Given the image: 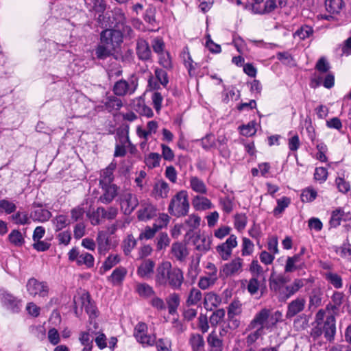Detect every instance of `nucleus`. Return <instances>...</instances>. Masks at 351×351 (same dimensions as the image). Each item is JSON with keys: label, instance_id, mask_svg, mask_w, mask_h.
I'll return each mask as SVG.
<instances>
[{"label": "nucleus", "instance_id": "f257e3e1", "mask_svg": "<svg viewBox=\"0 0 351 351\" xmlns=\"http://www.w3.org/2000/svg\"><path fill=\"white\" fill-rule=\"evenodd\" d=\"M312 326L310 335L313 340H317L324 335L326 341H334L336 334V319L333 315L326 316V311L319 309L315 314Z\"/></svg>", "mask_w": 351, "mask_h": 351}, {"label": "nucleus", "instance_id": "f03ea898", "mask_svg": "<svg viewBox=\"0 0 351 351\" xmlns=\"http://www.w3.org/2000/svg\"><path fill=\"white\" fill-rule=\"evenodd\" d=\"M156 280L160 285H168L174 290H179L184 282L183 272L173 268L170 262L162 263L157 268Z\"/></svg>", "mask_w": 351, "mask_h": 351}, {"label": "nucleus", "instance_id": "7ed1b4c3", "mask_svg": "<svg viewBox=\"0 0 351 351\" xmlns=\"http://www.w3.org/2000/svg\"><path fill=\"white\" fill-rule=\"evenodd\" d=\"M189 202L186 191L182 190L171 199L169 205V213L178 217L188 214Z\"/></svg>", "mask_w": 351, "mask_h": 351}, {"label": "nucleus", "instance_id": "20e7f679", "mask_svg": "<svg viewBox=\"0 0 351 351\" xmlns=\"http://www.w3.org/2000/svg\"><path fill=\"white\" fill-rule=\"evenodd\" d=\"M110 26L114 29L122 30L127 33L130 37L132 36L133 31L132 28L126 25V16L122 9L114 8L111 11V15L108 16Z\"/></svg>", "mask_w": 351, "mask_h": 351}, {"label": "nucleus", "instance_id": "39448f33", "mask_svg": "<svg viewBox=\"0 0 351 351\" xmlns=\"http://www.w3.org/2000/svg\"><path fill=\"white\" fill-rule=\"evenodd\" d=\"M100 41L116 51L123 42V33L119 29H106L100 33Z\"/></svg>", "mask_w": 351, "mask_h": 351}, {"label": "nucleus", "instance_id": "423d86ee", "mask_svg": "<svg viewBox=\"0 0 351 351\" xmlns=\"http://www.w3.org/2000/svg\"><path fill=\"white\" fill-rule=\"evenodd\" d=\"M26 287L29 294L33 297L38 296L45 298L49 293V287L47 282L39 281L34 278L28 280Z\"/></svg>", "mask_w": 351, "mask_h": 351}, {"label": "nucleus", "instance_id": "0eeeda50", "mask_svg": "<svg viewBox=\"0 0 351 351\" xmlns=\"http://www.w3.org/2000/svg\"><path fill=\"white\" fill-rule=\"evenodd\" d=\"M138 86L136 79L131 77L128 80H120L113 86V92L117 96H125L133 94Z\"/></svg>", "mask_w": 351, "mask_h": 351}, {"label": "nucleus", "instance_id": "6e6552de", "mask_svg": "<svg viewBox=\"0 0 351 351\" xmlns=\"http://www.w3.org/2000/svg\"><path fill=\"white\" fill-rule=\"evenodd\" d=\"M69 260L75 261L78 266L84 265L86 268H91L94 266L95 258L93 256L88 252L80 253L77 249L73 247L68 253Z\"/></svg>", "mask_w": 351, "mask_h": 351}, {"label": "nucleus", "instance_id": "1a4fd4ad", "mask_svg": "<svg viewBox=\"0 0 351 351\" xmlns=\"http://www.w3.org/2000/svg\"><path fill=\"white\" fill-rule=\"evenodd\" d=\"M201 218L197 215H191L189 218L185 221V228L187 231L184 235V239L183 241H197L200 239V235L197 234L195 238L194 230L197 229L200 225Z\"/></svg>", "mask_w": 351, "mask_h": 351}, {"label": "nucleus", "instance_id": "9d476101", "mask_svg": "<svg viewBox=\"0 0 351 351\" xmlns=\"http://www.w3.org/2000/svg\"><path fill=\"white\" fill-rule=\"evenodd\" d=\"M147 325L143 322L138 323L134 330V337L143 347H149L154 345V339L147 335Z\"/></svg>", "mask_w": 351, "mask_h": 351}, {"label": "nucleus", "instance_id": "9b49d317", "mask_svg": "<svg viewBox=\"0 0 351 351\" xmlns=\"http://www.w3.org/2000/svg\"><path fill=\"white\" fill-rule=\"evenodd\" d=\"M270 311L267 308L261 309L257 313L252 320L247 325L245 332L254 329H260L263 331L265 324L269 317Z\"/></svg>", "mask_w": 351, "mask_h": 351}, {"label": "nucleus", "instance_id": "f8f14e48", "mask_svg": "<svg viewBox=\"0 0 351 351\" xmlns=\"http://www.w3.org/2000/svg\"><path fill=\"white\" fill-rule=\"evenodd\" d=\"M0 298L2 304L13 313L20 311L21 301L5 290H1Z\"/></svg>", "mask_w": 351, "mask_h": 351}, {"label": "nucleus", "instance_id": "ddd939ff", "mask_svg": "<svg viewBox=\"0 0 351 351\" xmlns=\"http://www.w3.org/2000/svg\"><path fill=\"white\" fill-rule=\"evenodd\" d=\"M243 261L240 258H237L231 262L223 265L219 271V277L226 278L228 276H233L241 270Z\"/></svg>", "mask_w": 351, "mask_h": 351}, {"label": "nucleus", "instance_id": "4468645a", "mask_svg": "<svg viewBox=\"0 0 351 351\" xmlns=\"http://www.w3.org/2000/svg\"><path fill=\"white\" fill-rule=\"evenodd\" d=\"M304 279H295L291 285H285L280 293V302H285L292 295L296 293L301 288H302L305 283Z\"/></svg>", "mask_w": 351, "mask_h": 351}, {"label": "nucleus", "instance_id": "2eb2a0df", "mask_svg": "<svg viewBox=\"0 0 351 351\" xmlns=\"http://www.w3.org/2000/svg\"><path fill=\"white\" fill-rule=\"evenodd\" d=\"M121 209L125 215H130L138 206V202L136 195L130 193H124L121 198Z\"/></svg>", "mask_w": 351, "mask_h": 351}, {"label": "nucleus", "instance_id": "dca6fc26", "mask_svg": "<svg viewBox=\"0 0 351 351\" xmlns=\"http://www.w3.org/2000/svg\"><path fill=\"white\" fill-rule=\"evenodd\" d=\"M153 130L154 120L149 121L145 128H143L141 125H138L136 128V134L138 136L143 139L140 143V147L143 152H146L148 149L147 141L149 137L151 136Z\"/></svg>", "mask_w": 351, "mask_h": 351}, {"label": "nucleus", "instance_id": "f3484780", "mask_svg": "<svg viewBox=\"0 0 351 351\" xmlns=\"http://www.w3.org/2000/svg\"><path fill=\"white\" fill-rule=\"evenodd\" d=\"M306 305V300L304 298L298 297L292 300L287 305L286 318L291 319L298 313L304 311Z\"/></svg>", "mask_w": 351, "mask_h": 351}, {"label": "nucleus", "instance_id": "a211bd4d", "mask_svg": "<svg viewBox=\"0 0 351 351\" xmlns=\"http://www.w3.org/2000/svg\"><path fill=\"white\" fill-rule=\"evenodd\" d=\"M51 217V213L47 209H45L40 204L34 203L32 210L30 213V218L34 221L39 222L47 221Z\"/></svg>", "mask_w": 351, "mask_h": 351}, {"label": "nucleus", "instance_id": "6ab92c4d", "mask_svg": "<svg viewBox=\"0 0 351 351\" xmlns=\"http://www.w3.org/2000/svg\"><path fill=\"white\" fill-rule=\"evenodd\" d=\"M117 165L111 162L106 169H103L100 173L99 185L106 186L112 184L114 180L113 172L116 169Z\"/></svg>", "mask_w": 351, "mask_h": 351}, {"label": "nucleus", "instance_id": "aec40b11", "mask_svg": "<svg viewBox=\"0 0 351 351\" xmlns=\"http://www.w3.org/2000/svg\"><path fill=\"white\" fill-rule=\"evenodd\" d=\"M101 186L104 192L99 197V200L105 204H110L117 195V186L115 184Z\"/></svg>", "mask_w": 351, "mask_h": 351}, {"label": "nucleus", "instance_id": "412c9836", "mask_svg": "<svg viewBox=\"0 0 351 351\" xmlns=\"http://www.w3.org/2000/svg\"><path fill=\"white\" fill-rule=\"evenodd\" d=\"M103 108L109 112L119 110L122 106V101L114 95L106 97L102 101Z\"/></svg>", "mask_w": 351, "mask_h": 351}, {"label": "nucleus", "instance_id": "4be33fe9", "mask_svg": "<svg viewBox=\"0 0 351 351\" xmlns=\"http://www.w3.org/2000/svg\"><path fill=\"white\" fill-rule=\"evenodd\" d=\"M167 308L170 315H175L178 313V308L180 304V297L177 293H170L166 298Z\"/></svg>", "mask_w": 351, "mask_h": 351}, {"label": "nucleus", "instance_id": "5701e85b", "mask_svg": "<svg viewBox=\"0 0 351 351\" xmlns=\"http://www.w3.org/2000/svg\"><path fill=\"white\" fill-rule=\"evenodd\" d=\"M80 300L82 303V306L84 308L85 311L89 315L90 318H94L97 317V308L95 305L92 302L90 298V295L88 293H83Z\"/></svg>", "mask_w": 351, "mask_h": 351}, {"label": "nucleus", "instance_id": "b1692460", "mask_svg": "<svg viewBox=\"0 0 351 351\" xmlns=\"http://www.w3.org/2000/svg\"><path fill=\"white\" fill-rule=\"evenodd\" d=\"M136 53L141 60H147L151 57L152 51L147 42L139 39L136 44Z\"/></svg>", "mask_w": 351, "mask_h": 351}, {"label": "nucleus", "instance_id": "393cba45", "mask_svg": "<svg viewBox=\"0 0 351 351\" xmlns=\"http://www.w3.org/2000/svg\"><path fill=\"white\" fill-rule=\"evenodd\" d=\"M189 344L192 351H203L204 349L205 341L202 335L198 333H191L189 339Z\"/></svg>", "mask_w": 351, "mask_h": 351}, {"label": "nucleus", "instance_id": "a878e982", "mask_svg": "<svg viewBox=\"0 0 351 351\" xmlns=\"http://www.w3.org/2000/svg\"><path fill=\"white\" fill-rule=\"evenodd\" d=\"M171 251L173 256L180 261H184L189 254L186 243H173Z\"/></svg>", "mask_w": 351, "mask_h": 351}, {"label": "nucleus", "instance_id": "bb28decb", "mask_svg": "<svg viewBox=\"0 0 351 351\" xmlns=\"http://www.w3.org/2000/svg\"><path fill=\"white\" fill-rule=\"evenodd\" d=\"M161 147L162 155L155 152V167L160 165L161 157H162L165 160L172 161L175 156L173 150L167 145L162 144Z\"/></svg>", "mask_w": 351, "mask_h": 351}, {"label": "nucleus", "instance_id": "cd10ccee", "mask_svg": "<svg viewBox=\"0 0 351 351\" xmlns=\"http://www.w3.org/2000/svg\"><path fill=\"white\" fill-rule=\"evenodd\" d=\"M192 204L196 210H205L211 208L213 206L210 199L199 195H196L193 198Z\"/></svg>", "mask_w": 351, "mask_h": 351}, {"label": "nucleus", "instance_id": "c85d7f7f", "mask_svg": "<svg viewBox=\"0 0 351 351\" xmlns=\"http://www.w3.org/2000/svg\"><path fill=\"white\" fill-rule=\"evenodd\" d=\"M115 51L107 45H104L100 41L95 49L96 58L99 60H106L108 57L112 56Z\"/></svg>", "mask_w": 351, "mask_h": 351}, {"label": "nucleus", "instance_id": "c756f323", "mask_svg": "<svg viewBox=\"0 0 351 351\" xmlns=\"http://www.w3.org/2000/svg\"><path fill=\"white\" fill-rule=\"evenodd\" d=\"M127 274V269L123 267H119L116 268L108 277V280L111 282L113 285L121 284L124 280Z\"/></svg>", "mask_w": 351, "mask_h": 351}, {"label": "nucleus", "instance_id": "7c9ffc66", "mask_svg": "<svg viewBox=\"0 0 351 351\" xmlns=\"http://www.w3.org/2000/svg\"><path fill=\"white\" fill-rule=\"evenodd\" d=\"M345 5L343 0H326L325 7L327 12L330 14H339Z\"/></svg>", "mask_w": 351, "mask_h": 351}, {"label": "nucleus", "instance_id": "2f4dec72", "mask_svg": "<svg viewBox=\"0 0 351 351\" xmlns=\"http://www.w3.org/2000/svg\"><path fill=\"white\" fill-rule=\"evenodd\" d=\"M237 245V243H222L217 247V251L223 260L229 258L232 250Z\"/></svg>", "mask_w": 351, "mask_h": 351}, {"label": "nucleus", "instance_id": "473e14b6", "mask_svg": "<svg viewBox=\"0 0 351 351\" xmlns=\"http://www.w3.org/2000/svg\"><path fill=\"white\" fill-rule=\"evenodd\" d=\"M134 109L141 115L151 117L153 115L151 108L145 105V101L142 99H137L133 106Z\"/></svg>", "mask_w": 351, "mask_h": 351}, {"label": "nucleus", "instance_id": "72a5a7b5", "mask_svg": "<svg viewBox=\"0 0 351 351\" xmlns=\"http://www.w3.org/2000/svg\"><path fill=\"white\" fill-rule=\"evenodd\" d=\"M207 342L208 346L213 349V351H222L223 341L219 339L215 331L211 332L208 337Z\"/></svg>", "mask_w": 351, "mask_h": 351}, {"label": "nucleus", "instance_id": "f704fd0d", "mask_svg": "<svg viewBox=\"0 0 351 351\" xmlns=\"http://www.w3.org/2000/svg\"><path fill=\"white\" fill-rule=\"evenodd\" d=\"M157 54L158 56V64L166 70H172L173 64L170 53L168 51H165Z\"/></svg>", "mask_w": 351, "mask_h": 351}, {"label": "nucleus", "instance_id": "c9c22d12", "mask_svg": "<svg viewBox=\"0 0 351 351\" xmlns=\"http://www.w3.org/2000/svg\"><path fill=\"white\" fill-rule=\"evenodd\" d=\"M200 255L197 254L195 258L191 260V264L188 269V276L194 280L199 274L201 269L199 268Z\"/></svg>", "mask_w": 351, "mask_h": 351}, {"label": "nucleus", "instance_id": "e433bc0d", "mask_svg": "<svg viewBox=\"0 0 351 351\" xmlns=\"http://www.w3.org/2000/svg\"><path fill=\"white\" fill-rule=\"evenodd\" d=\"M219 302V298L213 292L208 293L204 296V306L206 310L211 311L213 307H216Z\"/></svg>", "mask_w": 351, "mask_h": 351}, {"label": "nucleus", "instance_id": "4c0bfd02", "mask_svg": "<svg viewBox=\"0 0 351 351\" xmlns=\"http://www.w3.org/2000/svg\"><path fill=\"white\" fill-rule=\"evenodd\" d=\"M117 230V226L112 224L106 230L99 232L97 241H110L112 239V235L115 233Z\"/></svg>", "mask_w": 351, "mask_h": 351}, {"label": "nucleus", "instance_id": "58836bf2", "mask_svg": "<svg viewBox=\"0 0 351 351\" xmlns=\"http://www.w3.org/2000/svg\"><path fill=\"white\" fill-rule=\"evenodd\" d=\"M154 269V263L152 261L148 260L143 263L137 270V274L141 278H147L150 276Z\"/></svg>", "mask_w": 351, "mask_h": 351}, {"label": "nucleus", "instance_id": "ea45409f", "mask_svg": "<svg viewBox=\"0 0 351 351\" xmlns=\"http://www.w3.org/2000/svg\"><path fill=\"white\" fill-rule=\"evenodd\" d=\"M120 262V257L118 255H110L103 263L100 268V273L104 274L112 269L114 266Z\"/></svg>", "mask_w": 351, "mask_h": 351}, {"label": "nucleus", "instance_id": "a19ab883", "mask_svg": "<svg viewBox=\"0 0 351 351\" xmlns=\"http://www.w3.org/2000/svg\"><path fill=\"white\" fill-rule=\"evenodd\" d=\"M256 123L254 120L250 121L246 125H241L239 127L240 133L245 136H252L255 135L256 129L255 128Z\"/></svg>", "mask_w": 351, "mask_h": 351}, {"label": "nucleus", "instance_id": "79ce46f5", "mask_svg": "<svg viewBox=\"0 0 351 351\" xmlns=\"http://www.w3.org/2000/svg\"><path fill=\"white\" fill-rule=\"evenodd\" d=\"M284 279L281 277L276 278L275 279L270 280L269 287L271 291H274L276 294L278 295V300H280V293L282 292V288L284 287Z\"/></svg>", "mask_w": 351, "mask_h": 351}, {"label": "nucleus", "instance_id": "37998d69", "mask_svg": "<svg viewBox=\"0 0 351 351\" xmlns=\"http://www.w3.org/2000/svg\"><path fill=\"white\" fill-rule=\"evenodd\" d=\"M155 80L158 82L164 88H167L169 76L167 72L162 69H155Z\"/></svg>", "mask_w": 351, "mask_h": 351}, {"label": "nucleus", "instance_id": "c03bdc74", "mask_svg": "<svg viewBox=\"0 0 351 351\" xmlns=\"http://www.w3.org/2000/svg\"><path fill=\"white\" fill-rule=\"evenodd\" d=\"M343 216L344 211L341 208H338L333 210L329 221L330 227L336 228L340 225V222L342 220Z\"/></svg>", "mask_w": 351, "mask_h": 351}, {"label": "nucleus", "instance_id": "a18cd8bd", "mask_svg": "<svg viewBox=\"0 0 351 351\" xmlns=\"http://www.w3.org/2000/svg\"><path fill=\"white\" fill-rule=\"evenodd\" d=\"M335 252L341 258L351 261V244L344 243L341 247H335Z\"/></svg>", "mask_w": 351, "mask_h": 351}, {"label": "nucleus", "instance_id": "49530a36", "mask_svg": "<svg viewBox=\"0 0 351 351\" xmlns=\"http://www.w3.org/2000/svg\"><path fill=\"white\" fill-rule=\"evenodd\" d=\"M190 182L191 186L194 191L202 194L206 193V186L202 180L197 177H193L191 178Z\"/></svg>", "mask_w": 351, "mask_h": 351}, {"label": "nucleus", "instance_id": "de8ad7c7", "mask_svg": "<svg viewBox=\"0 0 351 351\" xmlns=\"http://www.w3.org/2000/svg\"><path fill=\"white\" fill-rule=\"evenodd\" d=\"M90 223L93 226H96L100 223L101 219L103 218V207H98L95 210L89 212L87 213Z\"/></svg>", "mask_w": 351, "mask_h": 351}, {"label": "nucleus", "instance_id": "09e8293b", "mask_svg": "<svg viewBox=\"0 0 351 351\" xmlns=\"http://www.w3.org/2000/svg\"><path fill=\"white\" fill-rule=\"evenodd\" d=\"M317 196V193L314 189L311 187H307L302 190L301 194V201L302 202H311L315 199Z\"/></svg>", "mask_w": 351, "mask_h": 351}, {"label": "nucleus", "instance_id": "8fccbe9b", "mask_svg": "<svg viewBox=\"0 0 351 351\" xmlns=\"http://www.w3.org/2000/svg\"><path fill=\"white\" fill-rule=\"evenodd\" d=\"M325 278L335 288L340 289L342 287V278L339 274L328 272L326 274Z\"/></svg>", "mask_w": 351, "mask_h": 351}, {"label": "nucleus", "instance_id": "3c124183", "mask_svg": "<svg viewBox=\"0 0 351 351\" xmlns=\"http://www.w3.org/2000/svg\"><path fill=\"white\" fill-rule=\"evenodd\" d=\"M202 292L197 289L193 288L186 300V304L188 306L195 305L202 300Z\"/></svg>", "mask_w": 351, "mask_h": 351}, {"label": "nucleus", "instance_id": "603ef678", "mask_svg": "<svg viewBox=\"0 0 351 351\" xmlns=\"http://www.w3.org/2000/svg\"><path fill=\"white\" fill-rule=\"evenodd\" d=\"M290 203L291 199L286 196H284L282 198L277 199V206L274 209V215L282 213L285 210V209L289 206Z\"/></svg>", "mask_w": 351, "mask_h": 351}, {"label": "nucleus", "instance_id": "864d4df0", "mask_svg": "<svg viewBox=\"0 0 351 351\" xmlns=\"http://www.w3.org/2000/svg\"><path fill=\"white\" fill-rule=\"evenodd\" d=\"M277 7H278L276 0H267L265 2L264 8L263 9L259 6V10L257 13L260 15L267 14L272 12Z\"/></svg>", "mask_w": 351, "mask_h": 351}, {"label": "nucleus", "instance_id": "5fc2aeb1", "mask_svg": "<svg viewBox=\"0 0 351 351\" xmlns=\"http://www.w3.org/2000/svg\"><path fill=\"white\" fill-rule=\"evenodd\" d=\"M241 303L239 300L232 301L228 308V317L237 316L241 313Z\"/></svg>", "mask_w": 351, "mask_h": 351}, {"label": "nucleus", "instance_id": "6e6d98bb", "mask_svg": "<svg viewBox=\"0 0 351 351\" xmlns=\"http://www.w3.org/2000/svg\"><path fill=\"white\" fill-rule=\"evenodd\" d=\"M313 34V27L308 25H303L294 33L293 36H297L300 38V39L304 40L306 38H308Z\"/></svg>", "mask_w": 351, "mask_h": 351}, {"label": "nucleus", "instance_id": "4d7b16f0", "mask_svg": "<svg viewBox=\"0 0 351 351\" xmlns=\"http://www.w3.org/2000/svg\"><path fill=\"white\" fill-rule=\"evenodd\" d=\"M245 282H247V290L248 292L251 295L256 294L260 287V282L257 277L253 276L248 282L247 280H245Z\"/></svg>", "mask_w": 351, "mask_h": 351}, {"label": "nucleus", "instance_id": "13d9d810", "mask_svg": "<svg viewBox=\"0 0 351 351\" xmlns=\"http://www.w3.org/2000/svg\"><path fill=\"white\" fill-rule=\"evenodd\" d=\"M315 69L321 73H328L330 69L329 62L324 57L320 58L315 64Z\"/></svg>", "mask_w": 351, "mask_h": 351}, {"label": "nucleus", "instance_id": "bf43d9fd", "mask_svg": "<svg viewBox=\"0 0 351 351\" xmlns=\"http://www.w3.org/2000/svg\"><path fill=\"white\" fill-rule=\"evenodd\" d=\"M170 219L167 214L162 213L158 219H155V233L163 227L167 226Z\"/></svg>", "mask_w": 351, "mask_h": 351}, {"label": "nucleus", "instance_id": "052dcab7", "mask_svg": "<svg viewBox=\"0 0 351 351\" xmlns=\"http://www.w3.org/2000/svg\"><path fill=\"white\" fill-rule=\"evenodd\" d=\"M225 311L223 308L216 310L210 317V323L212 326H217L224 317Z\"/></svg>", "mask_w": 351, "mask_h": 351}, {"label": "nucleus", "instance_id": "680f3d73", "mask_svg": "<svg viewBox=\"0 0 351 351\" xmlns=\"http://www.w3.org/2000/svg\"><path fill=\"white\" fill-rule=\"evenodd\" d=\"M138 219L142 221H146L152 219L154 217V209L152 206L145 207L138 211Z\"/></svg>", "mask_w": 351, "mask_h": 351}, {"label": "nucleus", "instance_id": "e2e57ef3", "mask_svg": "<svg viewBox=\"0 0 351 351\" xmlns=\"http://www.w3.org/2000/svg\"><path fill=\"white\" fill-rule=\"evenodd\" d=\"M157 184H155V196L158 195L161 198H166L168 196V193L169 191V187L168 184L162 181L160 184V189H158Z\"/></svg>", "mask_w": 351, "mask_h": 351}, {"label": "nucleus", "instance_id": "0e129e2a", "mask_svg": "<svg viewBox=\"0 0 351 351\" xmlns=\"http://www.w3.org/2000/svg\"><path fill=\"white\" fill-rule=\"evenodd\" d=\"M234 227L238 231L243 230L246 226L247 219L245 215L237 214L234 216Z\"/></svg>", "mask_w": 351, "mask_h": 351}, {"label": "nucleus", "instance_id": "69168bd1", "mask_svg": "<svg viewBox=\"0 0 351 351\" xmlns=\"http://www.w3.org/2000/svg\"><path fill=\"white\" fill-rule=\"evenodd\" d=\"M0 209L3 210L7 214L14 213L16 209V205L7 199H2L0 201Z\"/></svg>", "mask_w": 351, "mask_h": 351}, {"label": "nucleus", "instance_id": "338daca9", "mask_svg": "<svg viewBox=\"0 0 351 351\" xmlns=\"http://www.w3.org/2000/svg\"><path fill=\"white\" fill-rule=\"evenodd\" d=\"M200 141L202 148L206 151L215 145L214 136L212 134H206Z\"/></svg>", "mask_w": 351, "mask_h": 351}, {"label": "nucleus", "instance_id": "774afa93", "mask_svg": "<svg viewBox=\"0 0 351 351\" xmlns=\"http://www.w3.org/2000/svg\"><path fill=\"white\" fill-rule=\"evenodd\" d=\"M155 346L158 351H170L171 343L167 339H159L155 341Z\"/></svg>", "mask_w": 351, "mask_h": 351}]
</instances>
